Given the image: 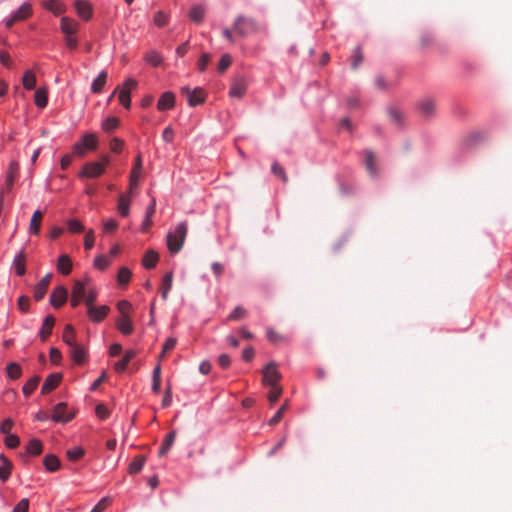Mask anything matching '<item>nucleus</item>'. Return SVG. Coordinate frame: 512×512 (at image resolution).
Segmentation results:
<instances>
[{
	"label": "nucleus",
	"mask_w": 512,
	"mask_h": 512,
	"mask_svg": "<svg viewBox=\"0 0 512 512\" xmlns=\"http://www.w3.org/2000/svg\"><path fill=\"white\" fill-rule=\"evenodd\" d=\"M94 293L91 291L89 295L86 294V288L83 282L76 281L74 283L71 295V305L78 306L81 302H85L88 308V314L92 321H96V309L94 306Z\"/></svg>",
	"instance_id": "1"
},
{
	"label": "nucleus",
	"mask_w": 512,
	"mask_h": 512,
	"mask_svg": "<svg viewBox=\"0 0 512 512\" xmlns=\"http://www.w3.org/2000/svg\"><path fill=\"white\" fill-rule=\"evenodd\" d=\"M188 231V225L186 222H180L173 232H169L167 235V246L171 253H178L185 241Z\"/></svg>",
	"instance_id": "2"
},
{
	"label": "nucleus",
	"mask_w": 512,
	"mask_h": 512,
	"mask_svg": "<svg viewBox=\"0 0 512 512\" xmlns=\"http://www.w3.org/2000/svg\"><path fill=\"white\" fill-rule=\"evenodd\" d=\"M233 29L237 35L246 37L248 34L259 32L260 27L254 19L238 15L234 20Z\"/></svg>",
	"instance_id": "3"
},
{
	"label": "nucleus",
	"mask_w": 512,
	"mask_h": 512,
	"mask_svg": "<svg viewBox=\"0 0 512 512\" xmlns=\"http://www.w3.org/2000/svg\"><path fill=\"white\" fill-rule=\"evenodd\" d=\"M96 149V135L93 133L86 134L80 142L73 147V154L78 157H84L87 152Z\"/></svg>",
	"instance_id": "4"
},
{
	"label": "nucleus",
	"mask_w": 512,
	"mask_h": 512,
	"mask_svg": "<svg viewBox=\"0 0 512 512\" xmlns=\"http://www.w3.org/2000/svg\"><path fill=\"white\" fill-rule=\"evenodd\" d=\"M281 374L277 370V364L272 361L268 363L263 370V384L269 387L279 386L278 382L281 379Z\"/></svg>",
	"instance_id": "5"
},
{
	"label": "nucleus",
	"mask_w": 512,
	"mask_h": 512,
	"mask_svg": "<svg viewBox=\"0 0 512 512\" xmlns=\"http://www.w3.org/2000/svg\"><path fill=\"white\" fill-rule=\"evenodd\" d=\"M181 94L186 97L190 106L195 107L205 100V92L202 88H194L183 87L181 89Z\"/></svg>",
	"instance_id": "6"
},
{
	"label": "nucleus",
	"mask_w": 512,
	"mask_h": 512,
	"mask_svg": "<svg viewBox=\"0 0 512 512\" xmlns=\"http://www.w3.org/2000/svg\"><path fill=\"white\" fill-rule=\"evenodd\" d=\"M96 177V163H88L84 166L82 171L79 173V178L85 182L86 188L85 191L88 195H92L94 193V188L87 181L94 179Z\"/></svg>",
	"instance_id": "7"
},
{
	"label": "nucleus",
	"mask_w": 512,
	"mask_h": 512,
	"mask_svg": "<svg viewBox=\"0 0 512 512\" xmlns=\"http://www.w3.org/2000/svg\"><path fill=\"white\" fill-rule=\"evenodd\" d=\"M32 14V7L29 3H23L20 8L13 13L10 19L5 23L7 28H11L15 22L23 21Z\"/></svg>",
	"instance_id": "8"
},
{
	"label": "nucleus",
	"mask_w": 512,
	"mask_h": 512,
	"mask_svg": "<svg viewBox=\"0 0 512 512\" xmlns=\"http://www.w3.org/2000/svg\"><path fill=\"white\" fill-rule=\"evenodd\" d=\"M137 82L133 79H128L124 82L123 87L119 92V101L125 108H130L131 105V91L135 89Z\"/></svg>",
	"instance_id": "9"
},
{
	"label": "nucleus",
	"mask_w": 512,
	"mask_h": 512,
	"mask_svg": "<svg viewBox=\"0 0 512 512\" xmlns=\"http://www.w3.org/2000/svg\"><path fill=\"white\" fill-rule=\"evenodd\" d=\"M74 417V413L68 410V405L65 402L58 403L52 415V419L56 422L66 423Z\"/></svg>",
	"instance_id": "10"
},
{
	"label": "nucleus",
	"mask_w": 512,
	"mask_h": 512,
	"mask_svg": "<svg viewBox=\"0 0 512 512\" xmlns=\"http://www.w3.org/2000/svg\"><path fill=\"white\" fill-rule=\"evenodd\" d=\"M67 297V289L64 286H58L50 295V303L53 307L59 308L67 301Z\"/></svg>",
	"instance_id": "11"
},
{
	"label": "nucleus",
	"mask_w": 512,
	"mask_h": 512,
	"mask_svg": "<svg viewBox=\"0 0 512 512\" xmlns=\"http://www.w3.org/2000/svg\"><path fill=\"white\" fill-rule=\"evenodd\" d=\"M52 279V274L45 275L34 288V298L36 301H40L44 298L49 284Z\"/></svg>",
	"instance_id": "12"
},
{
	"label": "nucleus",
	"mask_w": 512,
	"mask_h": 512,
	"mask_svg": "<svg viewBox=\"0 0 512 512\" xmlns=\"http://www.w3.org/2000/svg\"><path fill=\"white\" fill-rule=\"evenodd\" d=\"M247 88L246 80L243 77L235 78L229 91L231 97L241 98Z\"/></svg>",
	"instance_id": "13"
},
{
	"label": "nucleus",
	"mask_w": 512,
	"mask_h": 512,
	"mask_svg": "<svg viewBox=\"0 0 512 512\" xmlns=\"http://www.w3.org/2000/svg\"><path fill=\"white\" fill-rule=\"evenodd\" d=\"M75 8L78 15L84 19L89 20L92 17L93 7L90 2L86 0H76Z\"/></svg>",
	"instance_id": "14"
},
{
	"label": "nucleus",
	"mask_w": 512,
	"mask_h": 512,
	"mask_svg": "<svg viewBox=\"0 0 512 512\" xmlns=\"http://www.w3.org/2000/svg\"><path fill=\"white\" fill-rule=\"evenodd\" d=\"M62 375L60 373L50 374L44 381L41 392L42 394H48L54 390L61 382Z\"/></svg>",
	"instance_id": "15"
},
{
	"label": "nucleus",
	"mask_w": 512,
	"mask_h": 512,
	"mask_svg": "<svg viewBox=\"0 0 512 512\" xmlns=\"http://www.w3.org/2000/svg\"><path fill=\"white\" fill-rule=\"evenodd\" d=\"M418 109L425 117L432 116L436 111V103L432 98H423L418 102Z\"/></svg>",
	"instance_id": "16"
},
{
	"label": "nucleus",
	"mask_w": 512,
	"mask_h": 512,
	"mask_svg": "<svg viewBox=\"0 0 512 512\" xmlns=\"http://www.w3.org/2000/svg\"><path fill=\"white\" fill-rule=\"evenodd\" d=\"M72 359L77 364H83L87 360V351L84 346L76 343L70 347Z\"/></svg>",
	"instance_id": "17"
},
{
	"label": "nucleus",
	"mask_w": 512,
	"mask_h": 512,
	"mask_svg": "<svg viewBox=\"0 0 512 512\" xmlns=\"http://www.w3.org/2000/svg\"><path fill=\"white\" fill-rule=\"evenodd\" d=\"M175 96L172 92H165L158 100L157 108L160 111L170 110L174 107Z\"/></svg>",
	"instance_id": "18"
},
{
	"label": "nucleus",
	"mask_w": 512,
	"mask_h": 512,
	"mask_svg": "<svg viewBox=\"0 0 512 512\" xmlns=\"http://www.w3.org/2000/svg\"><path fill=\"white\" fill-rule=\"evenodd\" d=\"M54 324L55 319L53 316L48 315L45 317L42 328L39 332V336L42 341H45L51 335Z\"/></svg>",
	"instance_id": "19"
},
{
	"label": "nucleus",
	"mask_w": 512,
	"mask_h": 512,
	"mask_svg": "<svg viewBox=\"0 0 512 512\" xmlns=\"http://www.w3.org/2000/svg\"><path fill=\"white\" fill-rule=\"evenodd\" d=\"M26 256L24 251H20L13 260V267L18 276H22L26 272Z\"/></svg>",
	"instance_id": "20"
},
{
	"label": "nucleus",
	"mask_w": 512,
	"mask_h": 512,
	"mask_svg": "<svg viewBox=\"0 0 512 512\" xmlns=\"http://www.w3.org/2000/svg\"><path fill=\"white\" fill-rule=\"evenodd\" d=\"M43 218V213L40 210H37L33 213L32 218L29 224V232L31 234L37 235L40 232L41 221Z\"/></svg>",
	"instance_id": "21"
},
{
	"label": "nucleus",
	"mask_w": 512,
	"mask_h": 512,
	"mask_svg": "<svg viewBox=\"0 0 512 512\" xmlns=\"http://www.w3.org/2000/svg\"><path fill=\"white\" fill-rule=\"evenodd\" d=\"M60 27L65 35H73L77 31L78 24L73 19L63 17L61 19Z\"/></svg>",
	"instance_id": "22"
},
{
	"label": "nucleus",
	"mask_w": 512,
	"mask_h": 512,
	"mask_svg": "<svg viewBox=\"0 0 512 512\" xmlns=\"http://www.w3.org/2000/svg\"><path fill=\"white\" fill-rule=\"evenodd\" d=\"M117 328L124 335H130L133 332V324L129 316L121 317L116 322Z\"/></svg>",
	"instance_id": "23"
},
{
	"label": "nucleus",
	"mask_w": 512,
	"mask_h": 512,
	"mask_svg": "<svg viewBox=\"0 0 512 512\" xmlns=\"http://www.w3.org/2000/svg\"><path fill=\"white\" fill-rule=\"evenodd\" d=\"M57 269L64 275H68L72 270V261L68 255L63 254L58 258Z\"/></svg>",
	"instance_id": "24"
},
{
	"label": "nucleus",
	"mask_w": 512,
	"mask_h": 512,
	"mask_svg": "<svg viewBox=\"0 0 512 512\" xmlns=\"http://www.w3.org/2000/svg\"><path fill=\"white\" fill-rule=\"evenodd\" d=\"M19 165L16 161H12L9 165L7 176H6V187L7 190H10L15 182L17 177Z\"/></svg>",
	"instance_id": "25"
},
{
	"label": "nucleus",
	"mask_w": 512,
	"mask_h": 512,
	"mask_svg": "<svg viewBox=\"0 0 512 512\" xmlns=\"http://www.w3.org/2000/svg\"><path fill=\"white\" fill-rule=\"evenodd\" d=\"M0 459L2 461V465L0 466V480L5 482L10 477L12 462L8 460L4 455H1Z\"/></svg>",
	"instance_id": "26"
},
{
	"label": "nucleus",
	"mask_w": 512,
	"mask_h": 512,
	"mask_svg": "<svg viewBox=\"0 0 512 512\" xmlns=\"http://www.w3.org/2000/svg\"><path fill=\"white\" fill-rule=\"evenodd\" d=\"M43 464L47 471L55 472L60 467V461L57 456L48 454L44 457Z\"/></svg>",
	"instance_id": "27"
},
{
	"label": "nucleus",
	"mask_w": 512,
	"mask_h": 512,
	"mask_svg": "<svg viewBox=\"0 0 512 512\" xmlns=\"http://www.w3.org/2000/svg\"><path fill=\"white\" fill-rule=\"evenodd\" d=\"M365 166L368 171V173L371 176L377 175V167L375 165V156L372 151L366 150L365 151Z\"/></svg>",
	"instance_id": "28"
},
{
	"label": "nucleus",
	"mask_w": 512,
	"mask_h": 512,
	"mask_svg": "<svg viewBox=\"0 0 512 512\" xmlns=\"http://www.w3.org/2000/svg\"><path fill=\"white\" fill-rule=\"evenodd\" d=\"M43 446L40 440L38 439H32L29 441V443L26 446V454L37 456L42 453Z\"/></svg>",
	"instance_id": "29"
},
{
	"label": "nucleus",
	"mask_w": 512,
	"mask_h": 512,
	"mask_svg": "<svg viewBox=\"0 0 512 512\" xmlns=\"http://www.w3.org/2000/svg\"><path fill=\"white\" fill-rule=\"evenodd\" d=\"M34 100H35V104L39 108H44L47 105V102H48L47 90L45 88H42V87L38 88L35 91Z\"/></svg>",
	"instance_id": "30"
},
{
	"label": "nucleus",
	"mask_w": 512,
	"mask_h": 512,
	"mask_svg": "<svg viewBox=\"0 0 512 512\" xmlns=\"http://www.w3.org/2000/svg\"><path fill=\"white\" fill-rule=\"evenodd\" d=\"M142 169V161L140 156L137 157L135 166L133 167L131 171V177H130V188L134 189L137 186V180L140 175Z\"/></svg>",
	"instance_id": "31"
},
{
	"label": "nucleus",
	"mask_w": 512,
	"mask_h": 512,
	"mask_svg": "<svg viewBox=\"0 0 512 512\" xmlns=\"http://www.w3.org/2000/svg\"><path fill=\"white\" fill-rule=\"evenodd\" d=\"M189 17L196 23L202 22L205 17V8L201 5L193 6L189 12Z\"/></svg>",
	"instance_id": "32"
},
{
	"label": "nucleus",
	"mask_w": 512,
	"mask_h": 512,
	"mask_svg": "<svg viewBox=\"0 0 512 512\" xmlns=\"http://www.w3.org/2000/svg\"><path fill=\"white\" fill-rule=\"evenodd\" d=\"M387 112H388L390 121L394 125L401 126L403 124L404 115L399 109H397L395 107H390Z\"/></svg>",
	"instance_id": "33"
},
{
	"label": "nucleus",
	"mask_w": 512,
	"mask_h": 512,
	"mask_svg": "<svg viewBox=\"0 0 512 512\" xmlns=\"http://www.w3.org/2000/svg\"><path fill=\"white\" fill-rule=\"evenodd\" d=\"M175 438H176L175 431H171L166 435V438H165L164 442L162 443L160 450H159L160 456H164L169 451V449L171 448V446L173 445V443L175 441Z\"/></svg>",
	"instance_id": "34"
},
{
	"label": "nucleus",
	"mask_w": 512,
	"mask_h": 512,
	"mask_svg": "<svg viewBox=\"0 0 512 512\" xmlns=\"http://www.w3.org/2000/svg\"><path fill=\"white\" fill-rule=\"evenodd\" d=\"M158 259V254L155 251L150 250L146 252L142 262L145 268L152 269L156 266Z\"/></svg>",
	"instance_id": "35"
},
{
	"label": "nucleus",
	"mask_w": 512,
	"mask_h": 512,
	"mask_svg": "<svg viewBox=\"0 0 512 512\" xmlns=\"http://www.w3.org/2000/svg\"><path fill=\"white\" fill-rule=\"evenodd\" d=\"M173 274L172 272L167 273L162 281L161 295L165 300L167 299L168 293L172 288Z\"/></svg>",
	"instance_id": "36"
},
{
	"label": "nucleus",
	"mask_w": 512,
	"mask_h": 512,
	"mask_svg": "<svg viewBox=\"0 0 512 512\" xmlns=\"http://www.w3.org/2000/svg\"><path fill=\"white\" fill-rule=\"evenodd\" d=\"M40 381L39 376H34L31 379H29L23 386V394L28 397L33 393V391L37 388Z\"/></svg>",
	"instance_id": "37"
},
{
	"label": "nucleus",
	"mask_w": 512,
	"mask_h": 512,
	"mask_svg": "<svg viewBox=\"0 0 512 512\" xmlns=\"http://www.w3.org/2000/svg\"><path fill=\"white\" fill-rule=\"evenodd\" d=\"M43 5L55 15H59L64 11V5L58 0H48Z\"/></svg>",
	"instance_id": "38"
},
{
	"label": "nucleus",
	"mask_w": 512,
	"mask_h": 512,
	"mask_svg": "<svg viewBox=\"0 0 512 512\" xmlns=\"http://www.w3.org/2000/svg\"><path fill=\"white\" fill-rule=\"evenodd\" d=\"M119 125V119L115 116H109L102 123V129L104 132L110 133L114 131Z\"/></svg>",
	"instance_id": "39"
},
{
	"label": "nucleus",
	"mask_w": 512,
	"mask_h": 512,
	"mask_svg": "<svg viewBox=\"0 0 512 512\" xmlns=\"http://www.w3.org/2000/svg\"><path fill=\"white\" fill-rule=\"evenodd\" d=\"M145 464V457L139 455L133 459V461L129 465V472L131 474L139 473Z\"/></svg>",
	"instance_id": "40"
},
{
	"label": "nucleus",
	"mask_w": 512,
	"mask_h": 512,
	"mask_svg": "<svg viewBox=\"0 0 512 512\" xmlns=\"http://www.w3.org/2000/svg\"><path fill=\"white\" fill-rule=\"evenodd\" d=\"M22 83L27 90L34 89L36 86L35 74L32 71H26L23 75Z\"/></svg>",
	"instance_id": "41"
},
{
	"label": "nucleus",
	"mask_w": 512,
	"mask_h": 512,
	"mask_svg": "<svg viewBox=\"0 0 512 512\" xmlns=\"http://www.w3.org/2000/svg\"><path fill=\"white\" fill-rule=\"evenodd\" d=\"M160 385H161V366L157 365L153 370V376H152V390L155 393L160 392Z\"/></svg>",
	"instance_id": "42"
},
{
	"label": "nucleus",
	"mask_w": 512,
	"mask_h": 512,
	"mask_svg": "<svg viewBox=\"0 0 512 512\" xmlns=\"http://www.w3.org/2000/svg\"><path fill=\"white\" fill-rule=\"evenodd\" d=\"M131 271L127 267H122L119 269L117 274V282L119 285H127L131 279Z\"/></svg>",
	"instance_id": "43"
},
{
	"label": "nucleus",
	"mask_w": 512,
	"mask_h": 512,
	"mask_svg": "<svg viewBox=\"0 0 512 512\" xmlns=\"http://www.w3.org/2000/svg\"><path fill=\"white\" fill-rule=\"evenodd\" d=\"M62 338H63V341L69 346V348L73 344H76V342L74 340V328L72 325L67 324L65 326Z\"/></svg>",
	"instance_id": "44"
},
{
	"label": "nucleus",
	"mask_w": 512,
	"mask_h": 512,
	"mask_svg": "<svg viewBox=\"0 0 512 512\" xmlns=\"http://www.w3.org/2000/svg\"><path fill=\"white\" fill-rule=\"evenodd\" d=\"M271 171L275 176L279 177L284 183L288 182V177L286 175L285 169L278 162L273 163Z\"/></svg>",
	"instance_id": "45"
},
{
	"label": "nucleus",
	"mask_w": 512,
	"mask_h": 512,
	"mask_svg": "<svg viewBox=\"0 0 512 512\" xmlns=\"http://www.w3.org/2000/svg\"><path fill=\"white\" fill-rule=\"evenodd\" d=\"M22 370L19 364L10 363L7 366V374L11 379H18L21 376Z\"/></svg>",
	"instance_id": "46"
},
{
	"label": "nucleus",
	"mask_w": 512,
	"mask_h": 512,
	"mask_svg": "<svg viewBox=\"0 0 512 512\" xmlns=\"http://www.w3.org/2000/svg\"><path fill=\"white\" fill-rule=\"evenodd\" d=\"M266 336L268 340L273 344H278L284 340V337L276 332L273 328H267Z\"/></svg>",
	"instance_id": "47"
},
{
	"label": "nucleus",
	"mask_w": 512,
	"mask_h": 512,
	"mask_svg": "<svg viewBox=\"0 0 512 512\" xmlns=\"http://www.w3.org/2000/svg\"><path fill=\"white\" fill-rule=\"evenodd\" d=\"M119 213L126 217L129 214V199L126 196H121L118 203Z\"/></svg>",
	"instance_id": "48"
},
{
	"label": "nucleus",
	"mask_w": 512,
	"mask_h": 512,
	"mask_svg": "<svg viewBox=\"0 0 512 512\" xmlns=\"http://www.w3.org/2000/svg\"><path fill=\"white\" fill-rule=\"evenodd\" d=\"M247 315L246 309L241 306H237L233 312L228 316V320L230 321H238L244 318Z\"/></svg>",
	"instance_id": "49"
},
{
	"label": "nucleus",
	"mask_w": 512,
	"mask_h": 512,
	"mask_svg": "<svg viewBox=\"0 0 512 512\" xmlns=\"http://www.w3.org/2000/svg\"><path fill=\"white\" fill-rule=\"evenodd\" d=\"M287 408H288V402L286 401L280 407V409L275 413V415L269 420V424L270 425L278 424L281 421V419L283 418V414H284V412L286 411Z\"/></svg>",
	"instance_id": "50"
},
{
	"label": "nucleus",
	"mask_w": 512,
	"mask_h": 512,
	"mask_svg": "<svg viewBox=\"0 0 512 512\" xmlns=\"http://www.w3.org/2000/svg\"><path fill=\"white\" fill-rule=\"evenodd\" d=\"M282 394V387L281 386H273L270 387V391L268 393V400L270 403H275Z\"/></svg>",
	"instance_id": "51"
},
{
	"label": "nucleus",
	"mask_w": 512,
	"mask_h": 512,
	"mask_svg": "<svg viewBox=\"0 0 512 512\" xmlns=\"http://www.w3.org/2000/svg\"><path fill=\"white\" fill-rule=\"evenodd\" d=\"M146 61L147 63L151 64L152 66H159L162 62L161 56L155 52L151 51L146 55Z\"/></svg>",
	"instance_id": "52"
},
{
	"label": "nucleus",
	"mask_w": 512,
	"mask_h": 512,
	"mask_svg": "<svg viewBox=\"0 0 512 512\" xmlns=\"http://www.w3.org/2000/svg\"><path fill=\"white\" fill-rule=\"evenodd\" d=\"M117 308L122 315L121 317H125V316H129L128 314L132 309V305L130 302H128L126 300H121L117 303Z\"/></svg>",
	"instance_id": "53"
},
{
	"label": "nucleus",
	"mask_w": 512,
	"mask_h": 512,
	"mask_svg": "<svg viewBox=\"0 0 512 512\" xmlns=\"http://www.w3.org/2000/svg\"><path fill=\"white\" fill-rule=\"evenodd\" d=\"M231 62V57L228 54H224L218 63V71L224 73L231 65Z\"/></svg>",
	"instance_id": "54"
},
{
	"label": "nucleus",
	"mask_w": 512,
	"mask_h": 512,
	"mask_svg": "<svg viewBox=\"0 0 512 512\" xmlns=\"http://www.w3.org/2000/svg\"><path fill=\"white\" fill-rule=\"evenodd\" d=\"M5 444H6L7 447H9L11 449H14V448L19 446L20 439L15 434H8L5 437Z\"/></svg>",
	"instance_id": "55"
},
{
	"label": "nucleus",
	"mask_w": 512,
	"mask_h": 512,
	"mask_svg": "<svg viewBox=\"0 0 512 512\" xmlns=\"http://www.w3.org/2000/svg\"><path fill=\"white\" fill-rule=\"evenodd\" d=\"M363 55L361 53V48L357 47L352 56V68L357 69L362 63Z\"/></svg>",
	"instance_id": "56"
},
{
	"label": "nucleus",
	"mask_w": 512,
	"mask_h": 512,
	"mask_svg": "<svg viewBox=\"0 0 512 512\" xmlns=\"http://www.w3.org/2000/svg\"><path fill=\"white\" fill-rule=\"evenodd\" d=\"M210 62V55L208 53H203L197 63L199 71H204L207 67V65Z\"/></svg>",
	"instance_id": "57"
},
{
	"label": "nucleus",
	"mask_w": 512,
	"mask_h": 512,
	"mask_svg": "<svg viewBox=\"0 0 512 512\" xmlns=\"http://www.w3.org/2000/svg\"><path fill=\"white\" fill-rule=\"evenodd\" d=\"M28 509L29 500L27 498H24L17 503V505L13 509V512H28Z\"/></svg>",
	"instance_id": "58"
},
{
	"label": "nucleus",
	"mask_w": 512,
	"mask_h": 512,
	"mask_svg": "<svg viewBox=\"0 0 512 512\" xmlns=\"http://www.w3.org/2000/svg\"><path fill=\"white\" fill-rule=\"evenodd\" d=\"M124 146V142L118 138H114L110 141L109 143V147L111 149V151L115 152V153H118L122 150Z\"/></svg>",
	"instance_id": "59"
},
{
	"label": "nucleus",
	"mask_w": 512,
	"mask_h": 512,
	"mask_svg": "<svg viewBox=\"0 0 512 512\" xmlns=\"http://www.w3.org/2000/svg\"><path fill=\"white\" fill-rule=\"evenodd\" d=\"M13 425H14V423H13V421H12L10 418L5 419V420L1 423V425H0V431H1V433H2V434H5V435L10 434V431H11V429L13 428Z\"/></svg>",
	"instance_id": "60"
},
{
	"label": "nucleus",
	"mask_w": 512,
	"mask_h": 512,
	"mask_svg": "<svg viewBox=\"0 0 512 512\" xmlns=\"http://www.w3.org/2000/svg\"><path fill=\"white\" fill-rule=\"evenodd\" d=\"M18 308L22 311V312H27L28 309H29V305H30V299L29 297L27 296H20L19 299H18Z\"/></svg>",
	"instance_id": "61"
},
{
	"label": "nucleus",
	"mask_w": 512,
	"mask_h": 512,
	"mask_svg": "<svg viewBox=\"0 0 512 512\" xmlns=\"http://www.w3.org/2000/svg\"><path fill=\"white\" fill-rule=\"evenodd\" d=\"M68 230L72 233H78L83 230V225L77 220H69L68 221Z\"/></svg>",
	"instance_id": "62"
},
{
	"label": "nucleus",
	"mask_w": 512,
	"mask_h": 512,
	"mask_svg": "<svg viewBox=\"0 0 512 512\" xmlns=\"http://www.w3.org/2000/svg\"><path fill=\"white\" fill-rule=\"evenodd\" d=\"M154 22L157 26L162 27L167 24L168 19H167V16L163 12L159 11L156 13V15L154 17Z\"/></svg>",
	"instance_id": "63"
},
{
	"label": "nucleus",
	"mask_w": 512,
	"mask_h": 512,
	"mask_svg": "<svg viewBox=\"0 0 512 512\" xmlns=\"http://www.w3.org/2000/svg\"><path fill=\"white\" fill-rule=\"evenodd\" d=\"M118 227V223L114 219H109L103 223V229L106 233L113 232Z\"/></svg>",
	"instance_id": "64"
}]
</instances>
